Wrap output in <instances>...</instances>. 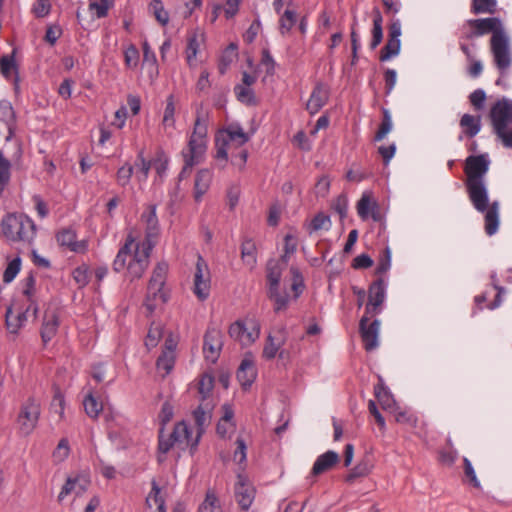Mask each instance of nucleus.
<instances>
[{"mask_svg": "<svg viewBox=\"0 0 512 512\" xmlns=\"http://www.w3.org/2000/svg\"><path fill=\"white\" fill-rule=\"evenodd\" d=\"M199 48V42L197 39V34L189 36L187 48H186V58L189 65H191L192 61L196 58L197 52Z\"/></svg>", "mask_w": 512, "mask_h": 512, "instance_id": "nucleus-59", "label": "nucleus"}, {"mask_svg": "<svg viewBox=\"0 0 512 512\" xmlns=\"http://www.w3.org/2000/svg\"><path fill=\"white\" fill-rule=\"evenodd\" d=\"M339 462V455L329 450L317 457L311 470L313 476H318L332 469Z\"/></svg>", "mask_w": 512, "mask_h": 512, "instance_id": "nucleus-22", "label": "nucleus"}, {"mask_svg": "<svg viewBox=\"0 0 512 512\" xmlns=\"http://www.w3.org/2000/svg\"><path fill=\"white\" fill-rule=\"evenodd\" d=\"M391 266V252L388 247H386L383 251V254L381 255L376 271V274H384L386 273Z\"/></svg>", "mask_w": 512, "mask_h": 512, "instance_id": "nucleus-62", "label": "nucleus"}, {"mask_svg": "<svg viewBox=\"0 0 512 512\" xmlns=\"http://www.w3.org/2000/svg\"><path fill=\"white\" fill-rule=\"evenodd\" d=\"M490 160L488 154L470 155L464 161L465 188L473 207L484 215V229L487 235H494L499 227L498 201L489 203V194L486 186V175L489 171Z\"/></svg>", "mask_w": 512, "mask_h": 512, "instance_id": "nucleus-2", "label": "nucleus"}, {"mask_svg": "<svg viewBox=\"0 0 512 512\" xmlns=\"http://www.w3.org/2000/svg\"><path fill=\"white\" fill-rule=\"evenodd\" d=\"M210 291V274L204 259L198 256L194 274L193 292L200 301L208 298Z\"/></svg>", "mask_w": 512, "mask_h": 512, "instance_id": "nucleus-14", "label": "nucleus"}, {"mask_svg": "<svg viewBox=\"0 0 512 512\" xmlns=\"http://www.w3.org/2000/svg\"><path fill=\"white\" fill-rule=\"evenodd\" d=\"M175 354L171 351H162L161 355L156 361V367L158 370H163L165 375L169 374L174 367Z\"/></svg>", "mask_w": 512, "mask_h": 512, "instance_id": "nucleus-39", "label": "nucleus"}, {"mask_svg": "<svg viewBox=\"0 0 512 512\" xmlns=\"http://www.w3.org/2000/svg\"><path fill=\"white\" fill-rule=\"evenodd\" d=\"M297 20V14L293 10L286 9L279 20V30L281 34L290 32Z\"/></svg>", "mask_w": 512, "mask_h": 512, "instance_id": "nucleus-40", "label": "nucleus"}, {"mask_svg": "<svg viewBox=\"0 0 512 512\" xmlns=\"http://www.w3.org/2000/svg\"><path fill=\"white\" fill-rule=\"evenodd\" d=\"M497 10L496 0H472L471 12L475 15L489 13L494 14Z\"/></svg>", "mask_w": 512, "mask_h": 512, "instance_id": "nucleus-35", "label": "nucleus"}, {"mask_svg": "<svg viewBox=\"0 0 512 512\" xmlns=\"http://www.w3.org/2000/svg\"><path fill=\"white\" fill-rule=\"evenodd\" d=\"M56 239L60 246L67 247L70 251L75 253L82 254L88 249V244L85 240H76V233L72 229L59 231L56 235Z\"/></svg>", "mask_w": 512, "mask_h": 512, "instance_id": "nucleus-17", "label": "nucleus"}, {"mask_svg": "<svg viewBox=\"0 0 512 512\" xmlns=\"http://www.w3.org/2000/svg\"><path fill=\"white\" fill-rule=\"evenodd\" d=\"M373 201L367 194H363L360 200L357 202V213L362 220L368 218L369 214L372 211Z\"/></svg>", "mask_w": 512, "mask_h": 512, "instance_id": "nucleus-54", "label": "nucleus"}, {"mask_svg": "<svg viewBox=\"0 0 512 512\" xmlns=\"http://www.w3.org/2000/svg\"><path fill=\"white\" fill-rule=\"evenodd\" d=\"M284 344V339L278 343H275L274 337L269 334L266 343L263 348L262 356L267 360H272L275 358L277 352L279 351L281 345Z\"/></svg>", "mask_w": 512, "mask_h": 512, "instance_id": "nucleus-43", "label": "nucleus"}, {"mask_svg": "<svg viewBox=\"0 0 512 512\" xmlns=\"http://www.w3.org/2000/svg\"><path fill=\"white\" fill-rule=\"evenodd\" d=\"M83 405L86 414L91 418H97L103 408L102 404L97 401V399L92 395V393H89L85 397Z\"/></svg>", "mask_w": 512, "mask_h": 512, "instance_id": "nucleus-41", "label": "nucleus"}, {"mask_svg": "<svg viewBox=\"0 0 512 512\" xmlns=\"http://www.w3.org/2000/svg\"><path fill=\"white\" fill-rule=\"evenodd\" d=\"M330 218L324 213H318L314 216L310 223V232L318 231L321 229H328Z\"/></svg>", "mask_w": 512, "mask_h": 512, "instance_id": "nucleus-58", "label": "nucleus"}, {"mask_svg": "<svg viewBox=\"0 0 512 512\" xmlns=\"http://www.w3.org/2000/svg\"><path fill=\"white\" fill-rule=\"evenodd\" d=\"M468 25L475 28L474 34L485 35L491 33L490 48L494 63L501 76H504L512 63L509 37L498 17L471 19Z\"/></svg>", "mask_w": 512, "mask_h": 512, "instance_id": "nucleus-3", "label": "nucleus"}, {"mask_svg": "<svg viewBox=\"0 0 512 512\" xmlns=\"http://www.w3.org/2000/svg\"><path fill=\"white\" fill-rule=\"evenodd\" d=\"M30 307H28L26 309L25 312H21L19 313L15 319H16V324H12V309L9 307L7 308V311H6V325H7V329L11 332V333H16L18 331V329L23 325V323L26 321V313L29 311Z\"/></svg>", "mask_w": 512, "mask_h": 512, "instance_id": "nucleus-47", "label": "nucleus"}, {"mask_svg": "<svg viewBox=\"0 0 512 512\" xmlns=\"http://www.w3.org/2000/svg\"><path fill=\"white\" fill-rule=\"evenodd\" d=\"M257 376L254 362L244 358L237 370L236 377L244 390L251 387Z\"/></svg>", "mask_w": 512, "mask_h": 512, "instance_id": "nucleus-21", "label": "nucleus"}, {"mask_svg": "<svg viewBox=\"0 0 512 512\" xmlns=\"http://www.w3.org/2000/svg\"><path fill=\"white\" fill-rule=\"evenodd\" d=\"M171 437L174 439L177 445L181 446V449L190 447L191 454L194 453L196 448H192V430L185 421H181L175 424L174 429L171 433Z\"/></svg>", "mask_w": 512, "mask_h": 512, "instance_id": "nucleus-20", "label": "nucleus"}, {"mask_svg": "<svg viewBox=\"0 0 512 512\" xmlns=\"http://www.w3.org/2000/svg\"><path fill=\"white\" fill-rule=\"evenodd\" d=\"M249 140V134L243 130L240 124H229L227 127L218 130L215 135V158L226 163L228 161V150L231 149V145L241 148Z\"/></svg>", "mask_w": 512, "mask_h": 512, "instance_id": "nucleus-7", "label": "nucleus"}, {"mask_svg": "<svg viewBox=\"0 0 512 512\" xmlns=\"http://www.w3.org/2000/svg\"><path fill=\"white\" fill-rule=\"evenodd\" d=\"M234 494L239 507L243 511H247L255 499L256 489L246 475L239 473L234 486Z\"/></svg>", "mask_w": 512, "mask_h": 512, "instance_id": "nucleus-11", "label": "nucleus"}, {"mask_svg": "<svg viewBox=\"0 0 512 512\" xmlns=\"http://www.w3.org/2000/svg\"><path fill=\"white\" fill-rule=\"evenodd\" d=\"M21 260L19 257L10 261L3 273V282L10 283L20 271Z\"/></svg>", "mask_w": 512, "mask_h": 512, "instance_id": "nucleus-55", "label": "nucleus"}, {"mask_svg": "<svg viewBox=\"0 0 512 512\" xmlns=\"http://www.w3.org/2000/svg\"><path fill=\"white\" fill-rule=\"evenodd\" d=\"M11 162L0 151V192L8 185L11 178Z\"/></svg>", "mask_w": 512, "mask_h": 512, "instance_id": "nucleus-38", "label": "nucleus"}, {"mask_svg": "<svg viewBox=\"0 0 512 512\" xmlns=\"http://www.w3.org/2000/svg\"><path fill=\"white\" fill-rule=\"evenodd\" d=\"M169 158L166 155L165 151L159 148L155 154V157L152 159V167L155 169L157 175L162 178L168 168Z\"/></svg>", "mask_w": 512, "mask_h": 512, "instance_id": "nucleus-37", "label": "nucleus"}, {"mask_svg": "<svg viewBox=\"0 0 512 512\" xmlns=\"http://www.w3.org/2000/svg\"><path fill=\"white\" fill-rule=\"evenodd\" d=\"M0 71H1V74L6 79H10L12 77L13 72H15V74H17V65L15 62L14 54L4 55L0 58ZM13 84H14V90L16 92H18L19 91L18 75H15Z\"/></svg>", "mask_w": 512, "mask_h": 512, "instance_id": "nucleus-25", "label": "nucleus"}, {"mask_svg": "<svg viewBox=\"0 0 512 512\" xmlns=\"http://www.w3.org/2000/svg\"><path fill=\"white\" fill-rule=\"evenodd\" d=\"M133 172L134 167L131 164L125 163L123 166H121L116 173V180L118 185H120L121 187H125L126 185H128L133 175Z\"/></svg>", "mask_w": 512, "mask_h": 512, "instance_id": "nucleus-50", "label": "nucleus"}, {"mask_svg": "<svg viewBox=\"0 0 512 512\" xmlns=\"http://www.w3.org/2000/svg\"><path fill=\"white\" fill-rule=\"evenodd\" d=\"M283 266L275 259H270L266 265V278L268 282V289L279 288Z\"/></svg>", "mask_w": 512, "mask_h": 512, "instance_id": "nucleus-29", "label": "nucleus"}, {"mask_svg": "<svg viewBox=\"0 0 512 512\" xmlns=\"http://www.w3.org/2000/svg\"><path fill=\"white\" fill-rule=\"evenodd\" d=\"M193 418L196 425V436L192 442V448H197L199 440L205 431V428L209 425L211 420V414L209 411H205L202 405H199L193 411Z\"/></svg>", "mask_w": 512, "mask_h": 512, "instance_id": "nucleus-23", "label": "nucleus"}, {"mask_svg": "<svg viewBox=\"0 0 512 512\" xmlns=\"http://www.w3.org/2000/svg\"><path fill=\"white\" fill-rule=\"evenodd\" d=\"M124 60L128 68H135L138 65L139 51L134 45H130L124 51Z\"/></svg>", "mask_w": 512, "mask_h": 512, "instance_id": "nucleus-60", "label": "nucleus"}, {"mask_svg": "<svg viewBox=\"0 0 512 512\" xmlns=\"http://www.w3.org/2000/svg\"><path fill=\"white\" fill-rule=\"evenodd\" d=\"M89 485L90 480L88 477L84 475L68 477L58 495V501H63V499L72 492H74L76 496H81L83 493L87 491Z\"/></svg>", "mask_w": 512, "mask_h": 512, "instance_id": "nucleus-16", "label": "nucleus"}, {"mask_svg": "<svg viewBox=\"0 0 512 512\" xmlns=\"http://www.w3.org/2000/svg\"><path fill=\"white\" fill-rule=\"evenodd\" d=\"M392 129L391 115L388 109L382 108V121L375 133L374 141L383 140Z\"/></svg>", "mask_w": 512, "mask_h": 512, "instance_id": "nucleus-36", "label": "nucleus"}, {"mask_svg": "<svg viewBox=\"0 0 512 512\" xmlns=\"http://www.w3.org/2000/svg\"><path fill=\"white\" fill-rule=\"evenodd\" d=\"M247 159V149L241 148L237 153L231 152V164L237 166L240 171L244 170Z\"/></svg>", "mask_w": 512, "mask_h": 512, "instance_id": "nucleus-63", "label": "nucleus"}, {"mask_svg": "<svg viewBox=\"0 0 512 512\" xmlns=\"http://www.w3.org/2000/svg\"><path fill=\"white\" fill-rule=\"evenodd\" d=\"M383 17L379 8H373V27L371 30L372 39L370 42V49L374 50L383 40Z\"/></svg>", "mask_w": 512, "mask_h": 512, "instance_id": "nucleus-30", "label": "nucleus"}, {"mask_svg": "<svg viewBox=\"0 0 512 512\" xmlns=\"http://www.w3.org/2000/svg\"><path fill=\"white\" fill-rule=\"evenodd\" d=\"M237 58V45L230 43L227 48L223 51L219 60V72L224 74L231 63Z\"/></svg>", "mask_w": 512, "mask_h": 512, "instance_id": "nucleus-33", "label": "nucleus"}, {"mask_svg": "<svg viewBox=\"0 0 512 512\" xmlns=\"http://www.w3.org/2000/svg\"><path fill=\"white\" fill-rule=\"evenodd\" d=\"M332 208L339 214L340 218L343 219L347 216L348 210V198L345 194H340L332 204Z\"/></svg>", "mask_w": 512, "mask_h": 512, "instance_id": "nucleus-61", "label": "nucleus"}, {"mask_svg": "<svg viewBox=\"0 0 512 512\" xmlns=\"http://www.w3.org/2000/svg\"><path fill=\"white\" fill-rule=\"evenodd\" d=\"M249 324L248 330L245 324L240 320L232 323L228 330L230 337L241 342L242 345H250L255 342L260 335V326L258 322L254 320L250 321Z\"/></svg>", "mask_w": 512, "mask_h": 512, "instance_id": "nucleus-12", "label": "nucleus"}, {"mask_svg": "<svg viewBox=\"0 0 512 512\" xmlns=\"http://www.w3.org/2000/svg\"><path fill=\"white\" fill-rule=\"evenodd\" d=\"M199 512H219L218 498L212 492H207L204 502L199 507Z\"/></svg>", "mask_w": 512, "mask_h": 512, "instance_id": "nucleus-57", "label": "nucleus"}, {"mask_svg": "<svg viewBox=\"0 0 512 512\" xmlns=\"http://www.w3.org/2000/svg\"><path fill=\"white\" fill-rule=\"evenodd\" d=\"M372 468L373 463L371 457L369 455H365L358 464L350 470L345 480L348 483H353L355 479L369 475Z\"/></svg>", "mask_w": 512, "mask_h": 512, "instance_id": "nucleus-26", "label": "nucleus"}, {"mask_svg": "<svg viewBox=\"0 0 512 512\" xmlns=\"http://www.w3.org/2000/svg\"><path fill=\"white\" fill-rule=\"evenodd\" d=\"M162 337V327L158 323H152V325L149 328L148 334L145 339V346L148 349L154 348L157 346L159 340Z\"/></svg>", "mask_w": 512, "mask_h": 512, "instance_id": "nucleus-45", "label": "nucleus"}, {"mask_svg": "<svg viewBox=\"0 0 512 512\" xmlns=\"http://www.w3.org/2000/svg\"><path fill=\"white\" fill-rule=\"evenodd\" d=\"M241 257L243 262L250 268L256 264V246L251 239H246L241 245Z\"/></svg>", "mask_w": 512, "mask_h": 512, "instance_id": "nucleus-32", "label": "nucleus"}, {"mask_svg": "<svg viewBox=\"0 0 512 512\" xmlns=\"http://www.w3.org/2000/svg\"><path fill=\"white\" fill-rule=\"evenodd\" d=\"M59 324V316L55 311L45 312L40 331L41 339L44 345H46L56 336Z\"/></svg>", "mask_w": 512, "mask_h": 512, "instance_id": "nucleus-19", "label": "nucleus"}, {"mask_svg": "<svg viewBox=\"0 0 512 512\" xmlns=\"http://www.w3.org/2000/svg\"><path fill=\"white\" fill-rule=\"evenodd\" d=\"M489 118L494 133L506 148H512V100L502 98L490 108Z\"/></svg>", "mask_w": 512, "mask_h": 512, "instance_id": "nucleus-4", "label": "nucleus"}, {"mask_svg": "<svg viewBox=\"0 0 512 512\" xmlns=\"http://www.w3.org/2000/svg\"><path fill=\"white\" fill-rule=\"evenodd\" d=\"M223 347L222 333L216 328H208L203 341V354L207 361L216 363Z\"/></svg>", "mask_w": 512, "mask_h": 512, "instance_id": "nucleus-15", "label": "nucleus"}, {"mask_svg": "<svg viewBox=\"0 0 512 512\" xmlns=\"http://www.w3.org/2000/svg\"><path fill=\"white\" fill-rule=\"evenodd\" d=\"M375 315L364 314L359 322V332L366 351H372L378 346V334L380 321L374 319L369 323L370 319Z\"/></svg>", "mask_w": 512, "mask_h": 512, "instance_id": "nucleus-10", "label": "nucleus"}, {"mask_svg": "<svg viewBox=\"0 0 512 512\" xmlns=\"http://www.w3.org/2000/svg\"><path fill=\"white\" fill-rule=\"evenodd\" d=\"M156 210V204L146 206L141 214V221L145 224L144 239L135 242L134 236L129 233L113 261V270L119 273L126 268L130 281L142 278L149 267L150 256L160 234Z\"/></svg>", "mask_w": 512, "mask_h": 512, "instance_id": "nucleus-1", "label": "nucleus"}, {"mask_svg": "<svg viewBox=\"0 0 512 512\" xmlns=\"http://www.w3.org/2000/svg\"><path fill=\"white\" fill-rule=\"evenodd\" d=\"M174 114H175L174 98H173V95H170L167 98L166 107L164 110V116H163V120H162L164 127H174V124H175Z\"/></svg>", "mask_w": 512, "mask_h": 512, "instance_id": "nucleus-53", "label": "nucleus"}, {"mask_svg": "<svg viewBox=\"0 0 512 512\" xmlns=\"http://www.w3.org/2000/svg\"><path fill=\"white\" fill-rule=\"evenodd\" d=\"M1 112V120L7 125L9 133L12 134V130L16 124V116L13 107L8 105H3L0 107Z\"/></svg>", "mask_w": 512, "mask_h": 512, "instance_id": "nucleus-52", "label": "nucleus"}, {"mask_svg": "<svg viewBox=\"0 0 512 512\" xmlns=\"http://www.w3.org/2000/svg\"><path fill=\"white\" fill-rule=\"evenodd\" d=\"M70 453L69 442L66 438H62L53 452V457L58 461H64Z\"/></svg>", "mask_w": 512, "mask_h": 512, "instance_id": "nucleus-64", "label": "nucleus"}, {"mask_svg": "<svg viewBox=\"0 0 512 512\" xmlns=\"http://www.w3.org/2000/svg\"><path fill=\"white\" fill-rule=\"evenodd\" d=\"M490 279H491V286L497 291L494 300L487 305V307L490 310H493L501 305L502 295L505 293V288L499 284L498 278H497V275L495 272H493L490 275Z\"/></svg>", "mask_w": 512, "mask_h": 512, "instance_id": "nucleus-49", "label": "nucleus"}, {"mask_svg": "<svg viewBox=\"0 0 512 512\" xmlns=\"http://www.w3.org/2000/svg\"><path fill=\"white\" fill-rule=\"evenodd\" d=\"M459 124L463 129V134L469 138H473L481 130V117L471 114H464L461 117Z\"/></svg>", "mask_w": 512, "mask_h": 512, "instance_id": "nucleus-27", "label": "nucleus"}, {"mask_svg": "<svg viewBox=\"0 0 512 512\" xmlns=\"http://www.w3.org/2000/svg\"><path fill=\"white\" fill-rule=\"evenodd\" d=\"M151 501H153L157 507L165 505V500L161 496V489L155 479L151 481V491L146 498V505L151 507Z\"/></svg>", "mask_w": 512, "mask_h": 512, "instance_id": "nucleus-51", "label": "nucleus"}, {"mask_svg": "<svg viewBox=\"0 0 512 512\" xmlns=\"http://www.w3.org/2000/svg\"><path fill=\"white\" fill-rule=\"evenodd\" d=\"M267 293H268L269 299L274 301L275 312H279L287 307L288 302H289L288 295L287 294L281 295L279 293V288H275V290L268 289Z\"/></svg>", "mask_w": 512, "mask_h": 512, "instance_id": "nucleus-48", "label": "nucleus"}, {"mask_svg": "<svg viewBox=\"0 0 512 512\" xmlns=\"http://www.w3.org/2000/svg\"><path fill=\"white\" fill-rule=\"evenodd\" d=\"M113 5L111 0H90L89 9L95 10L98 19L104 18L108 15L110 7Z\"/></svg>", "mask_w": 512, "mask_h": 512, "instance_id": "nucleus-46", "label": "nucleus"}, {"mask_svg": "<svg viewBox=\"0 0 512 512\" xmlns=\"http://www.w3.org/2000/svg\"><path fill=\"white\" fill-rule=\"evenodd\" d=\"M4 236L12 242L31 243L36 235V226L32 219L24 214H9L2 219Z\"/></svg>", "mask_w": 512, "mask_h": 512, "instance_id": "nucleus-6", "label": "nucleus"}, {"mask_svg": "<svg viewBox=\"0 0 512 512\" xmlns=\"http://www.w3.org/2000/svg\"><path fill=\"white\" fill-rule=\"evenodd\" d=\"M212 180V174L207 169H202L197 172L195 177V184H194V198L197 202H199L202 198V196L207 192L209 189L210 183Z\"/></svg>", "mask_w": 512, "mask_h": 512, "instance_id": "nucleus-24", "label": "nucleus"}, {"mask_svg": "<svg viewBox=\"0 0 512 512\" xmlns=\"http://www.w3.org/2000/svg\"><path fill=\"white\" fill-rule=\"evenodd\" d=\"M401 48V41L388 38L386 44L380 51L379 60L381 62L388 61L392 57L399 54Z\"/></svg>", "mask_w": 512, "mask_h": 512, "instance_id": "nucleus-34", "label": "nucleus"}, {"mask_svg": "<svg viewBox=\"0 0 512 512\" xmlns=\"http://www.w3.org/2000/svg\"><path fill=\"white\" fill-rule=\"evenodd\" d=\"M214 387V378L209 374H204L201 376L198 383V392L201 395V400H206L210 393L212 392Z\"/></svg>", "mask_w": 512, "mask_h": 512, "instance_id": "nucleus-44", "label": "nucleus"}, {"mask_svg": "<svg viewBox=\"0 0 512 512\" xmlns=\"http://www.w3.org/2000/svg\"><path fill=\"white\" fill-rule=\"evenodd\" d=\"M41 415V405L34 397H29L20 407L17 423L21 434L28 436L37 427Z\"/></svg>", "mask_w": 512, "mask_h": 512, "instance_id": "nucleus-9", "label": "nucleus"}, {"mask_svg": "<svg viewBox=\"0 0 512 512\" xmlns=\"http://www.w3.org/2000/svg\"><path fill=\"white\" fill-rule=\"evenodd\" d=\"M374 395L384 410H391L395 406V400L382 379L374 386Z\"/></svg>", "mask_w": 512, "mask_h": 512, "instance_id": "nucleus-28", "label": "nucleus"}, {"mask_svg": "<svg viewBox=\"0 0 512 512\" xmlns=\"http://www.w3.org/2000/svg\"><path fill=\"white\" fill-rule=\"evenodd\" d=\"M168 273V264L164 261L157 263L154 267L147 287V296L144 306L149 313H153L156 308V301L166 303L169 299V292L164 289Z\"/></svg>", "mask_w": 512, "mask_h": 512, "instance_id": "nucleus-8", "label": "nucleus"}, {"mask_svg": "<svg viewBox=\"0 0 512 512\" xmlns=\"http://www.w3.org/2000/svg\"><path fill=\"white\" fill-rule=\"evenodd\" d=\"M207 130V125L198 111L193 132L188 142V148L182 151L184 167L181 171V175L185 173L187 169H191L194 165L198 164L206 152Z\"/></svg>", "mask_w": 512, "mask_h": 512, "instance_id": "nucleus-5", "label": "nucleus"}, {"mask_svg": "<svg viewBox=\"0 0 512 512\" xmlns=\"http://www.w3.org/2000/svg\"><path fill=\"white\" fill-rule=\"evenodd\" d=\"M149 8L153 13L156 20L163 26L167 25L169 21L168 12L164 9L163 3L161 0H152Z\"/></svg>", "mask_w": 512, "mask_h": 512, "instance_id": "nucleus-42", "label": "nucleus"}, {"mask_svg": "<svg viewBox=\"0 0 512 512\" xmlns=\"http://www.w3.org/2000/svg\"><path fill=\"white\" fill-rule=\"evenodd\" d=\"M234 92L236 95V98L239 102L242 104L248 105V106H255L257 105V99L255 97L254 91L241 84H237L234 87Z\"/></svg>", "mask_w": 512, "mask_h": 512, "instance_id": "nucleus-31", "label": "nucleus"}, {"mask_svg": "<svg viewBox=\"0 0 512 512\" xmlns=\"http://www.w3.org/2000/svg\"><path fill=\"white\" fill-rule=\"evenodd\" d=\"M329 91L322 83H317L312 90L310 98L306 104L307 111L314 115L328 102Z\"/></svg>", "mask_w": 512, "mask_h": 512, "instance_id": "nucleus-18", "label": "nucleus"}, {"mask_svg": "<svg viewBox=\"0 0 512 512\" xmlns=\"http://www.w3.org/2000/svg\"><path fill=\"white\" fill-rule=\"evenodd\" d=\"M72 276L80 287L86 286L89 282V267L87 265L76 267L72 272Z\"/></svg>", "mask_w": 512, "mask_h": 512, "instance_id": "nucleus-56", "label": "nucleus"}, {"mask_svg": "<svg viewBox=\"0 0 512 512\" xmlns=\"http://www.w3.org/2000/svg\"><path fill=\"white\" fill-rule=\"evenodd\" d=\"M386 297V285L383 278L373 281L368 289V302L365 314L377 315L382 311V305Z\"/></svg>", "mask_w": 512, "mask_h": 512, "instance_id": "nucleus-13", "label": "nucleus"}]
</instances>
